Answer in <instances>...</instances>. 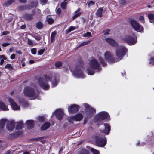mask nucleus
Segmentation results:
<instances>
[{"label": "nucleus", "instance_id": "obj_52", "mask_svg": "<svg viewBox=\"0 0 154 154\" xmlns=\"http://www.w3.org/2000/svg\"><path fill=\"white\" fill-rule=\"evenodd\" d=\"M38 120L39 121L42 122L44 120V118L43 116H40L38 117Z\"/></svg>", "mask_w": 154, "mask_h": 154}, {"label": "nucleus", "instance_id": "obj_8", "mask_svg": "<svg viewBox=\"0 0 154 154\" xmlns=\"http://www.w3.org/2000/svg\"><path fill=\"white\" fill-rule=\"evenodd\" d=\"M105 59L110 63H116L118 61L117 59H115L113 57L112 54L110 52L106 51L104 54Z\"/></svg>", "mask_w": 154, "mask_h": 154}, {"label": "nucleus", "instance_id": "obj_14", "mask_svg": "<svg viewBox=\"0 0 154 154\" xmlns=\"http://www.w3.org/2000/svg\"><path fill=\"white\" fill-rule=\"evenodd\" d=\"M54 114H55L57 118L60 120L62 119L63 115V112L61 109H57L52 114V116Z\"/></svg>", "mask_w": 154, "mask_h": 154}, {"label": "nucleus", "instance_id": "obj_45", "mask_svg": "<svg viewBox=\"0 0 154 154\" xmlns=\"http://www.w3.org/2000/svg\"><path fill=\"white\" fill-rule=\"evenodd\" d=\"M90 43V41H88L87 42H82L80 44L81 46H82L86 45H88V44H89Z\"/></svg>", "mask_w": 154, "mask_h": 154}, {"label": "nucleus", "instance_id": "obj_13", "mask_svg": "<svg viewBox=\"0 0 154 154\" xmlns=\"http://www.w3.org/2000/svg\"><path fill=\"white\" fill-rule=\"evenodd\" d=\"M79 106L78 105L73 104L68 108V111L69 113H72L77 112L79 109Z\"/></svg>", "mask_w": 154, "mask_h": 154}, {"label": "nucleus", "instance_id": "obj_3", "mask_svg": "<svg viewBox=\"0 0 154 154\" xmlns=\"http://www.w3.org/2000/svg\"><path fill=\"white\" fill-rule=\"evenodd\" d=\"M89 64L91 67L87 68L88 74L89 75H93L94 73V69L99 70L100 69V64L97 60L93 58L90 59Z\"/></svg>", "mask_w": 154, "mask_h": 154}, {"label": "nucleus", "instance_id": "obj_63", "mask_svg": "<svg viewBox=\"0 0 154 154\" xmlns=\"http://www.w3.org/2000/svg\"><path fill=\"white\" fill-rule=\"evenodd\" d=\"M29 62L30 64H33V63H34L35 62L34 60H31L29 61Z\"/></svg>", "mask_w": 154, "mask_h": 154}, {"label": "nucleus", "instance_id": "obj_56", "mask_svg": "<svg viewBox=\"0 0 154 154\" xmlns=\"http://www.w3.org/2000/svg\"><path fill=\"white\" fill-rule=\"evenodd\" d=\"M9 33V32L8 31H5L3 32L2 35H7Z\"/></svg>", "mask_w": 154, "mask_h": 154}, {"label": "nucleus", "instance_id": "obj_1", "mask_svg": "<svg viewBox=\"0 0 154 154\" xmlns=\"http://www.w3.org/2000/svg\"><path fill=\"white\" fill-rule=\"evenodd\" d=\"M56 75L52 72L48 73L40 77L38 82L40 86L44 90L49 89V83L51 82L53 87H55L57 84L58 81L56 78Z\"/></svg>", "mask_w": 154, "mask_h": 154}, {"label": "nucleus", "instance_id": "obj_20", "mask_svg": "<svg viewBox=\"0 0 154 154\" xmlns=\"http://www.w3.org/2000/svg\"><path fill=\"white\" fill-rule=\"evenodd\" d=\"M26 123L27 128L29 129L32 128L34 126V121L32 120H28L26 121Z\"/></svg>", "mask_w": 154, "mask_h": 154}, {"label": "nucleus", "instance_id": "obj_4", "mask_svg": "<svg viewBox=\"0 0 154 154\" xmlns=\"http://www.w3.org/2000/svg\"><path fill=\"white\" fill-rule=\"evenodd\" d=\"M24 94L25 96L32 97L34 99L37 97L38 93L37 91H35L31 87L28 86L25 88Z\"/></svg>", "mask_w": 154, "mask_h": 154}, {"label": "nucleus", "instance_id": "obj_36", "mask_svg": "<svg viewBox=\"0 0 154 154\" xmlns=\"http://www.w3.org/2000/svg\"><path fill=\"white\" fill-rule=\"evenodd\" d=\"M91 151L92 152L93 154H99V151L94 149L93 148H91Z\"/></svg>", "mask_w": 154, "mask_h": 154}, {"label": "nucleus", "instance_id": "obj_48", "mask_svg": "<svg viewBox=\"0 0 154 154\" xmlns=\"http://www.w3.org/2000/svg\"><path fill=\"white\" fill-rule=\"evenodd\" d=\"M38 41H39L42 38V37L39 35H37L34 37Z\"/></svg>", "mask_w": 154, "mask_h": 154}, {"label": "nucleus", "instance_id": "obj_26", "mask_svg": "<svg viewBox=\"0 0 154 154\" xmlns=\"http://www.w3.org/2000/svg\"><path fill=\"white\" fill-rule=\"evenodd\" d=\"M98 59L102 66H105L107 64L106 63L100 56H98Z\"/></svg>", "mask_w": 154, "mask_h": 154}, {"label": "nucleus", "instance_id": "obj_53", "mask_svg": "<svg viewBox=\"0 0 154 154\" xmlns=\"http://www.w3.org/2000/svg\"><path fill=\"white\" fill-rule=\"evenodd\" d=\"M10 43H5L2 44L3 47H7L10 45Z\"/></svg>", "mask_w": 154, "mask_h": 154}, {"label": "nucleus", "instance_id": "obj_32", "mask_svg": "<svg viewBox=\"0 0 154 154\" xmlns=\"http://www.w3.org/2000/svg\"><path fill=\"white\" fill-rule=\"evenodd\" d=\"M47 21L48 24H51L54 22V20L51 17H48L47 18Z\"/></svg>", "mask_w": 154, "mask_h": 154}, {"label": "nucleus", "instance_id": "obj_15", "mask_svg": "<svg viewBox=\"0 0 154 154\" xmlns=\"http://www.w3.org/2000/svg\"><path fill=\"white\" fill-rule=\"evenodd\" d=\"M8 101L13 110H18L20 109V106L16 104L13 99L10 98L8 99Z\"/></svg>", "mask_w": 154, "mask_h": 154}, {"label": "nucleus", "instance_id": "obj_31", "mask_svg": "<svg viewBox=\"0 0 154 154\" xmlns=\"http://www.w3.org/2000/svg\"><path fill=\"white\" fill-rule=\"evenodd\" d=\"M76 29L77 28L73 26H71L69 27V29L67 30L66 32L67 33H69L71 31Z\"/></svg>", "mask_w": 154, "mask_h": 154}, {"label": "nucleus", "instance_id": "obj_30", "mask_svg": "<svg viewBox=\"0 0 154 154\" xmlns=\"http://www.w3.org/2000/svg\"><path fill=\"white\" fill-rule=\"evenodd\" d=\"M148 18L150 19V22H152L153 20L154 19V15L152 13L149 14L148 15Z\"/></svg>", "mask_w": 154, "mask_h": 154}, {"label": "nucleus", "instance_id": "obj_18", "mask_svg": "<svg viewBox=\"0 0 154 154\" xmlns=\"http://www.w3.org/2000/svg\"><path fill=\"white\" fill-rule=\"evenodd\" d=\"M6 121L5 119H2L0 120V133H1L4 132L3 129Z\"/></svg>", "mask_w": 154, "mask_h": 154}, {"label": "nucleus", "instance_id": "obj_28", "mask_svg": "<svg viewBox=\"0 0 154 154\" xmlns=\"http://www.w3.org/2000/svg\"><path fill=\"white\" fill-rule=\"evenodd\" d=\"M23 126V123L22 121H20L18 122L16 127V129L17 130L20 129L22 128Z\"/></svg>", "mask_w": 154, "mask_h": 154}, {"label": "nucleus", "instance_id": "obj_11", "mask_svg": "<svg viewBox=\"0 0 154 154\" xmlns=\"http://www.w3.org/2000/svg\"><path fill=\"white\" fill-rule=\"evenodd\" d=\"M83 115L81 114H78L74 116L68 118L67 119L69 122L72 123V121H80L83 118Z\"/></svg>", "mask_w": 154, "mask_h": 154}, {"label": "nucleus", "instance_id": "obj_62", "mask_svg": "<svg viewBox=\"0 0 154 154\" xmlns=\"http://www.w3.org/2000/svg\"><path fill=\"white\" fill-rule=\"evenodd\" d=\"M16 53L18 54H21V52L20 51H16Z\"/></svg>", "mask_w": 154, "mask_h": 154}, {"label": "nucleus", "instance_id": "obj_46", "mask_svg": "<svg viewBox=\"0 0 154 154\" xmlns=\"http://www.w3.org/2000/svg\"><path fill=\"white\" fill-rule=\"evenodd\" d=\"M110 30L109 29H107L105 30H104L103 32V33L105 35H107L109 34V32H110Z\"/></svg>", "mask_w": 154, "mask_h": 154}, {"label": "nucleus", "instance_id": "obj_29", "mask_svg": "<svg viewBox=\"0 0 154 154\" xmlns=\"http://www.w3.org/2000/svg\"><path fill=\"white\" fill-rule=\"evenodd\" d=\"M82 13L81 12H79L78 13H75V12L73 13V16L72 17V20H74L77 18L79 17L81 14Z\"/></svg>", "mask_w": 154, "mask_h": 154}, {"label": "nucleus", "instance_id": "obj_17", "mask_svg": "<svg viewBox=\"0 0 154 154\" xmlns=\"http://www.w3.org/2000/svg\"><path fill=\"white\" fill-rule=\"evenodd\" d=\"M105 40L107 42L112 46L116 47L117 45V42L115 40L112 38H106Z\"/></svg>", "mask_w": 154, "mask_h": 154}, {"label": "nucleus", "instance_id": "obj_43", "mask_svg": "<svg viewBox=\"0 0 154 154\" xmlns=\"http://www.w3.org/2000/svg\"><path fill=\"white\" fill-rule=\"evenodd\" d=\"M89 152L85 149H83L82 150L80 154H89Z\"/></svg>", "mask_w": 154, "mask_h": 154}, {"label": "nucleus", "instance_id": "obj_58", "mask_svg": "<svg viewBox=\"0 0 154 154\" xmlns=\"http://www.w3.org/2000/svg\"><path fill=\"white\" fill-rule=\"evenodd\" d=\"M33 4V3H32L31 5L33 7L36 6L37 5V2L36 1L34 2Z\"/></svg>", "mask_w": 154, "mask_h": 154}, {"label": "nucleus", "instance_id": "obj_33", "mask_svg": "<svg viewBox=\"0 0 154 154\" xmlns=\"http://www.w3.org/2000/svg\"><path fill=\"white\" fill-rule=\"evenodd\" d=\"M67 3L65 1L63 2L60 5L61 8L63 9H65L67 6Z\"/></svg>", "mask_w": 154, "mask_h": 154}, {"label": "nucleus", "instance_id": "obj_42", "mask_svg": "<svg viewBox=\"0 0 154 154\" xmlns=\"http://www.w3.org/2000/svg\"><path fill=\"white\" fill-rule=\"evenodd\" d=\"M5 68L9 69H11L13 68L12 66L10 64H7L5 66Z\"/></svg>", "mask_w": 154, "mask_h": 154}, {"label": "nucleus", "instance_id": "obj_54", "mask_svg": "<svg viewBox=\"0 0 154 154\" xmlns=\"http://www.w3.org/2000/svg\"><path fill=\"white\" fill-rule=\"evenodd\" d=\"M0 58L3 60H5L7 59V58L4 55H0Z\"/></svg>", "mask_w": 154, "mask_h": 154}, {"label": "nucleus", "instance_id": "obj_64", "mask_svg": "<svg viewBox=\"0 0 154 154\" xmlns=\"http://www.w3.org/2000/svg\"><path fill=\"white\" fill-rule=\"evenodd\" d=\"M11 153L10 151L9 150L6 152L5 154H10Z\"/></svg>", "mask_w": 154, "mask_h": 154}, {"label": "nucleus", "instance_id": "obj_35", "mask_svg": "<svg viewBox=\"0 0 154 154\" xmlns=\"http://www.w3.org/2000/svg\"><path fill=\"white\" fill-rule=\"evenodd\" d=\"M36 26L37 28L41 29L43 27L42 23L41 22H39L37 23Z\"/></svg>", "mask_w": 154, "mask_h": 154}, {"label": "nucleus", "instance_id": "obj_23", "mask_svg": "<svg viewBox=\"0 0 154 154\" xmlns=\"http://www.w3.org/2000/svg\"><path fill=\"white\" fill-rule=\"evenodd\" d=\"M0 109L5 111L8 110V109L6 107L5 103L1 101H0Z\"/></svg>", "mask_w": 154, "mask_h": 154}, {"label": "nucleus", "instance_id": "obj_39", "mask_svg": "<svg viewBox=\"0 0 154 154\" xmlns=\"http://www.w3.org/2000/svg\"><path fill=\"white\" fill-rule=\"evenodd\" d=\"M27 43L29 45H34L33 41L29 38L28 39Z\"/></svg>", "mask_w": 154, "mask_h": 154}, {"label": "nucleus", "instance_id": "obj_44", "mask_svg": "<svg viewBox=\"0 0 154 154\" xmlns=\"http://www.w3.org/2000/svg\"><path fill=\"white\" fill-rule=\"evenodd\" d=\"M56 11L57 14L60 15L61 12V9L60 8L57 7L56 8Z\"/></svg>", "mask_w": 154, "mask_h": 154}, {"label": "nucleus", "instance_id": "obj_37", "mask_svg": "<svg viewBox=\"0 0 154 154\" xmlns=\"http://www.w3.org/2000/svg\"><path fill=\"white\" fill-rule=\"evenodd\" d=\"M62 63L60 61H57L55 63V65L57 68H59L62 65Z\"/></svg>", "mask_w": 154, "mask_h": 154}, {"label": "nucleus", "instance_id": "obj_10", "mask_svg": "<svg viewBox=\"0 0 154 154\" xmlns=\"http://www.w3.org/2000/svg\"><path fill=\"white\" fill-rule=\"evenodd\" d=\"M72 74L73 75L77 77L83 78L84 76L82 72L79 67H76L73 71Z\"/></svg>", "mask_w": 154, "mask_h": 154}, {"label": "nucleus", "instance_id": "obj_57", "mask_svg": "<svg viewBox=\"0 0 154 154\" xmlns=\"http://www.w3.org/2000/svg\"><path fill=\"white\" fill-rule=\"evenodd\" d=\"M41 2L44 4H45L47 2V0H40Z\"/></svg>", "mask_w": 154, "mask_h": 154}, {"label": "nucleus", "instance_id": "obj_9", "mask_svg": "<svg viewBox=\"0 0 154 154\" xmlns=\"http://www.w3.org/2000/svg\"><path fill=\"white\" fill-rule=\"evenodd\" d=\"M83 106L87 111L88 112L87 114L89 116H92L94 113H95V110L92 108L88 104L85 103L83 104Z\"/></svg>", "mask_w": 154, "mask_h": 154}, {"label": "nucleus", "instance_id": "obj_21", "mask_svg": "<svg viewBox=\"0 0 154 154\" xmlns=\"http://www.w3.org/2000/svg\"><path fill=\"white\" fill-rule=\"evenodd\" d=\"M103 10V8H99L97 11L96 14L97 17H101L102 16V12Z\"/></svg>", "mask_w": 154, "mask_h": 154}, {"label": "nucleus", "instance_id": "obj_59", "mask_svg": "<svg viewBox=\"0 0 154 154\" xmlns=\"http://www.w3.org/2000/svg\"><path fill=\"white\" fill-rule=\"evenodd\" d=\"M1 60H0V65H2L3 63L4 62V60L3 59H1Z\"/></svg>", "mask_w": 154, "mask_h": 154}, {"label": "nucleus", "instance_id": "obj_55", "mask_svg": "<svg viewBox=\"0 0 154 154\" xmlns=\"http://www.w3.org/2000/svg\"><path fill=\"white\" fill-rule=\"evenodd\" d=\"M11 59H14L15 58V54H12L10 57Z\"/></svg>", "mask_w": 154, "mask_h": 154}, {"label": "nucleus", "instance_id": "obj_5", "mask_svg": "<svg viewBox=\"0 0 154 154\" xmlns=\"http://www.w3.org/2000/svg\"><path fill=\"white\" fill-rule=\"evenodd\" d=\"M110 116L109 114L105 111L100 112L95 116V119L97 121H100L106 119L108 121L110 120Z\"/></svg>", "mask_w": 154, "mask_h": 154}, {"label": "nucleus", "instance_id": "obj_38", "mask_svg": "<svg viewBox=\"0 0 154 154\" xmlns=\"http://www.w3.org/2000/svg\"><path fill=\"white\" fill-rule=\"evenodd\" d=\"M20 134V131L16 132L15 133L12 134V137H16Z\"/></svg>", "mask_w": 154, "mask_h": 154}, {"label": "nucleus", "instance_id": "obj_22", "mask_svg": "<svg viewBox=\"0 0 154 154\" xmlns=\"http://www.w3.org/2000/svg\"><path fill=\"white\" fill-rule=\"evenodd\" d=\"M50 125V124L49 122H45L42 126L41 129L42 130H45L49 128Z\"/></svg>", "mask_w": 154, "mask_h": 154}, {"label": "nucleus", "instance_id": "obj_2", "mask_svg": "<svg viewBox=\"0 0 154 154\" xmlns=\"http://www.w3.org/2000/svg\"><path fill=\"white\" fill-rule=\"evenodd\" d=\"M121 39L130 45H134L137 41L136 35L132 32H128L123 35Z\"/></svg>", "mask_w": 154, "mask_h": 154}, {"label": "nucleus", "instance_id": "obj_25", "mask_svg": "<svg viewBox=\"0 0 154 154\" xmlns=\"http://www.w3.org/2000/svg\"><path fill=\"white\" fill-rule=\"evenodd\" d=\"M35 14V11H34L33 15ZM33 14H26L24 15V18L27 20H30L33 18Z\"/></svg>", "mask_w": 154, "mask_h": 154}, {"label": "nucleus", "instance_id": "obj_16", "mask_svg": "<svg viewBox=\"0 0 154 154\" xmlns=\"http://www.w3.org/2000/svg\"><path fill=\"white\" fill-rule=\"evenodd\" d=\"M15 125V122L13 121L8 122L6 125L7 129L9 131L13 130Z\"/></svg>", "mask_w": 154, "mask_h": 154}, {"label": "nucleus", "instance_id": "obj_47", "mask_svg": "<svg viewBox=\"0 0 154 154\" xmlns=\"http://www.w3.org/2000/svg\"><path fill=\"white\" fill-rule=\"evenodd\" d=\"M150 60L149 64H152V65H153L154 64V58L151 57Z\"/></svg>", "mask_w": 154, "mask_h": 154}, {"label": "nucleus", "instance_id": "obj_61", "mask_svg": "<svg viewBox=\"0 0 154 154\" xmlns=\"http://www.w3.org/2000/svg\"><path fill=\"white\" fill-rule=\"evenodd\" d=\"M19 1L21 3H25L27 0H19Z\"/></svg>", "mask_w": 154, "mask_h": 154}, {"label": "nucleus", "instance_id": "obj_24", "mask_svg": "<svg viewBox=\"0 0 154 154\" xmlns=\"http://www.w3.org/2000/svg\"><path fill=\"white\" fill-rule=\"evenodd\" d=\"M57 32L54 31L53 32L51 35V42H54L55 40V36L57 35Z\"/></svg>", "mask_w": 154, "mask_h": 154}, {"label": "nucleus", "instance_id": "obj_7", "mask_svg": "<svg viewBox=\"0 0 154 154\" xmlns=\"http://www.w3.org/2000/svg\"><path fill=\"white\" fill-rule=\"evenodd\" d=\"M127 49L124 46H121L118 47L116 50V55L119 60H121L123 56L125 55Z\"/></svg>", "mask_w": 154, "mask_h": 154}, {"label": "nucleus", "instance_id": "obj_41", "mask_svg": "<svg viewBox=\"0 0 154 154\" xmlns=\"http://www.w3.org/2000/svg\"><path fill=\"white\" fill-rule=\"evenodd\" d=\"M95 4V2L92 1H90L88 3V7H90Z\"/></svg>", "mask_w": 154, "mask_h": 154}, {"label": "nucleus", "instance_id": "obj_12", "mask_svg": "<svg viewBox=\"0 0 154 154\" xmlns=\"http://www.w3.org/2000/svg\"><path fill=\"white\" fill-rule=\"evenodd\" d=\"M106 139L105 137L103 138H99L96 139L95 143L97 146L102 147L104 146L106 144Z\"/></svg>", "mask_w": 154, "mask_h": 154}, {"label": "nucleus", "instance_id": "obj_6", "mask_svg": "<svg viewBox=\"0 0 154 154\" xmlns=\"http://www.w3.org/2000/svg\"><path fill=\"white\" fill-rule=\"evenodd\" d=\"M130 22L132 28L135 31L137 32H143V27L137 21L133 19H131L130 20Z\"/></svg>", "mask_w": 154, "mask_h": 154}, {"label": "nucleus", "instance_id": "obj_49", "mask_svg": "<svg viewBox=\"0 0 154 154\" xmlns=\"http://www.w3.org/2000/svg\"><path fill=\"white\" fill-rule=\"evenodd\" d=\"M31 53L33 54H36V49L35 48H32L31 50Z\"/></svg>", "mask_w": 154, "mask_h": 154}, {"label": "nucleus", "instance_id": "obj_27", "mask_svg": "<svg viewBox=\"0 0 154 154\" xmlns=\"http://www.w3.org/2000/svg\"><path fill=\"white\" fill-rule=\"evenodd\" d=\"M15 0H8L7 1L4 2V5L6 6H9L14 2Z\"/></svg>", "mask_w": 154, "mask_h": 154}, {"label": "nucleus", "instance_id": "obj_51", "mask_svg": "<svg viewBox=\"0 0 154 154\" xmlns=\"http://www.w3.org/2000/svg\"><path fill=\"white\" fill-rule=\"evenodd\" d=\"M44 50L41 49L39 50L38 52V54L40 55H42L44 53Z\"/></svg>", "mask_w": 154, "mask_h": 154}, {"label": "nucleus", "instance_id": "obj_40", "mask_svg": "<svg viewBox=\"0 0 154 154\" xmlns=\"http://www.w3.org/2000/svg\"><path fill=\"white\" fill-rule=\"evenodd\" d=\"M139 20L140 22H141V23H144V18L143 16H140L139 18Z\"/></svg>", "mask_w": 154, "mask_h": 154}, {"label": "nucleus", "instance_id": "obj_19", "mask_svg": "<svg viewBox=\"0 0 154 154\" xmlns=\"http://www.w3.org/2000/svg\"><path fill=\"white\" fill-rule=\"evenodd\" d=\"M105 129L102 131V132L106 135H108L109 134L110 130V126L108 124H104Z\"/></svg>", "mask_w": 154, "mask_h": 154}, {"label": "nucleus", "instance_id": "obj_50", "mask_svg": "<svg viewBox=\"0 0 154 154\" xmlns=\"http://www.w3.org/2000/svg\"><path fill=\"white\" fill-rule=\"evenodd\" d=\"M64 71L66 72H67L69 69V66L68 65L64 67Z\"/></svg>", "mask_w": 154, "mask_h": 154}, {"label": "nucleus", "instance_id": "obj_60", "mask_svg": "<svg viewBox=\"0 0 154 154\" xmlns=\"http://www.w3.org/2000/svg\"><path fill=\"white\" fill-rule=\"evenodd\" d=\"M80 8H79L74 12H75V13H78L79 12V11H80Z\"/></svg>", "mask_w": 154, "mask_h": 154}, {"label": "nucleus", "instance_id": "obj_34", "mask_svg": "<svg viewBox=\"0 0 154 154\" xmlns=\"http://www.w3.org/2000/svg\"><path fill=\"white\" fill-rule=\"evenodd\" d=\"M83 36L84 37H92V35L90 32H88L85 34H84L83 35Z\"/></svg>", "mask_w": 154, "mask_h": 154}]
</instances>
